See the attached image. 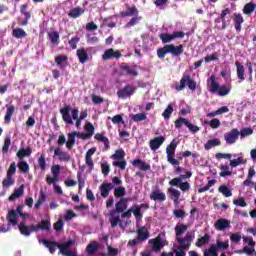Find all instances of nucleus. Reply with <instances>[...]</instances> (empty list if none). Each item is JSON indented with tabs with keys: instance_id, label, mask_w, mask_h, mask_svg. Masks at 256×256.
Masks as SVG:
<instances>
[{
	"instance_id": "obj_1",
	"label": "nucleus",
	"mask_w": 256,
	"mask_h": 256,
	"mask_svg": "<svg viewBox=\"0 0 256 256\" xmlns=\"http://www.w3.org/2000/svg\"><path fill=\"white\" fill-rule=\"evenodd\" d=\"M60 115L66 125H74L73 121H76V127L79 129L81 127V118H79V109L71 108V106H64L60 109Z\"/></svg>"
},
{
	"instance_id": "obj_2",
	"label": "nucleus",
	"mask_w": 256,
	"mask_h": 256,
	"mask_svg": "<svg viewBox=\"0 0 256 256\" xmlns=\"http://www.w3.org/2000/svg\"><path fill=\"white\" fill-rule=\"evenodd\" d=\"M169 53H171L173 57H179L180 55H183V45L180 44L175 46L173 44H166L163 47L157 49V57L159 59H165L166 55Z\"/></svg>"
},
{
	"instance_id": "obj_3",
	"label": "nucleus",
	"mask_w": 256,
	"mask_h": 256,
	"mask_svg": "<svg viewBox=\"0 0 256 256\" xmlns=\"http://www.w3.org/2000/svg\"><path fill=\"white\" fill-rule=\"evenodd\" d=\"M208 91L210 93H218L219 97H225V95H229V93H231V89L227 88V86H219V82H217L215 75L210 77Z\"/></svg>"
},
{
	"instance_id": "obj_4",
	"label": "nucleus",
	"mask_w": 256,
	"mask_h": 256,
	"mask_svg": "<svg viewBox=\"0 0 256 256\" xmlns=\"http://www.w3.org/2000/svg\"><path fill=\"white\" fill-rule=\"evenodd\" d=\"M185 87H188L190 91L197 90V82L191 78L189 74H183L182 78L180 79V84L175 86L177 91H183Z\"/></svg>"
},
{
	"instance_id": "obj_5",
	"label": "nucleus",
	"mask_w": 256,
	"mask_h": 256,
	"mask_svg": "<svg viewBox=\"0 0 256 256\" xmlns=\"http://www.w3.org/2000/svg\"><path fill=\"white\" fill-rule=\"evenodd\" d=\"M177 149V142L173 140L167 147H166V155H167V161L170 163V165H173L174 167L177 165H180L179 160L175 159V151Z\"/></svg>"
},
{
	"instance_id": "obj_6",
	"label": "nucleus",
	"mask_w": 256,
	"mask_h": 256,
	"mask_svg": "<svg viewBox=\"0 0 256 256\" xmlns=\"http://www.w3.org/2000/svg\"><path fill=\"white\" fill-rule=\"evenodd\" d=\"M175 241H177L179 245L178 251H187L193 243V235L191 233H187L184 237L175 238Z\"/></svg>"
},
{
	"instance_id": "obj_7",
	"label": "nucleus",
	"mask_w": 256,
	"mask_h": 256,
	"mask_svg": "<svg viewBox=\"0 0 256 256\" xmlns=\"http://www.w3.org/2000/svg\"><path fill=\"white\" fill-rule=\"evenodd\" d=\"M136 91H137V86L127 84L125 87L117 91V97L118 99H127V97H131L135 95Z\"/></svg>"
},
{
	"instance_id": "obj_8",
	"label": "nucleus",
	"mask_w": 256,
	"mask_h": 256,
	"mask_svg": "<svg viewBox=\"0 0 256 256\" xmlns=\"http://www.w3.org/2000/svg\"><path fill=\"white\" fill-rule=\"evenodd\" d=\"M121 57H123L121 51L109 48L104 51V54L102 55V61H111V59H121Z\"/></svg>"
},
{
	"instance_id": "obj_9",
	"label": "nucleus",
	"mask_w": 256,
	"mask_h": 256,
	"mask_svg": "<svg viewBox=\"0 0 256 256\" xmlns=\"http://www.w3.org/2000/svg\"><path fill=\"white\" fill-rule=\"evenodd\" d=\"M239 139V130L237 128L232 129L230 132L224 134V140L226 141L227 145H233L237 143Z\"/></svg>"
},
{
	"instance_id": "obj_10",
	"label": "nucleus",
	"mask_w": 256,
	"mask_h": 256,
	"mask_svg": "<svg viewBox=\"0 0 256 256\" xmlns=\"http://www.w3.org/2000/svg\"><path fill=\"white\" fill-rule=\"evenodd\" d=\"M42 243L44 246H46L49 253H51L52 255L53 253H55V251H57V248L59 249V251H61V245H63V243L49 241L47 239H42Z\"/></svg>"
},
{
	"instance_id": "obj_11",
	"label": "nucleus",
	"mask_w": 256,
	"mask_h": 256,
	"mask_svg": "<svg viewBox=\"0 0 256 256\" xmlns=\"http://www.w3.org/2000/svg\"><path fill=\"white\" fill-rule=\"evenodd\" d=\"M120 70L124 71L125 75H130L132 77H137L139 75L137 65L129 66L126 63H122L120 64Z\"/></svg>"
},
{
	"instance_id": "obj_12",
	"label": "nucleus",
	"mask_w": 256,
	"mask_h": 256,
	"mask_svg": "<svg viewBox=\"0 0 256 256\" xmlns=\"http://www.w3.org/2000/svg\"><path fill=\"white\" fill-rule=\"evenodd\" d=\"M54 157H58L60 161H63L64 163H69L71 161V155L69 153L61 150V148L56 147L54 149Z\"/></svg>"
},
{
	"instance_id": "obj_13",
	"label": "nucleus",
	"mask_w": 256,
	"mask_h": 256,
	"mask_svg": "<svg viewBox=\"0 0 256 256\" xmlns=\"http://www.w3.org/2000/svg\"><path fill=\"white\" fill-rule=\"evenodd\" d=\"M216 231H225L231 227V222L225 218H220L214 223Z\"/></svg>"
},
{
	"instance_id": "obj_14",
	"label": "nucleus",
	"mask_w": 256,
	"mask_h": 256,
	"mask_svg": "<svg viewBox=\"0 0 256 256\" xmlns=\"http://www.w3.org/2000/svg\"><path fill=\"white\" fill-rule=\"evenodd\" d=\"M150 199L151 201H159L160 203H163V201H167V196L160 189H156L150 193Z\"/></svg>"
},
{
	"instance_id": "obj_15",
	"label": "nucleus",
	"mask_w": 256,
	"mask_h": 256,
	"mask_svg": "<svg viewBox=\"0 0 256 256\" xmlns=\"http://www.w3.org/2000/svg\"><path fill=\"white\" fill-rule=\"evenodd\" d=\"M149 243H152V251H155L158 253V251H161L163 247H165V244L163 243V238L161 236H157L156 238L149 240Z\"/></svg>"
},
{
	"instance_id": "obj_16",
	"label": "nucleus",
	"mask_w": 256,
	"mask_h": 256,
	"mask_svg": "<svg viewBox=\"0 0 256 256\" xmlns=\"http://www.w3.org/2000/svg\"><path fill=\"white\" fill-rule=\"evenodd\" d=\"M131 164L141 171H151V165L141 159H134Z\"/></svg>"
},
{
	"instance_id": "obj_17",
	"label": "nucleus",
	"mask_w": 256,
	"mask_h": 256,
	"mask_svg": "<svg viewBox=\"0 0 256 256\" xmlns=\"http://www.w3.org/2000/svg\"><path fill=\"white\" fill-rule=\"evenodd\" d=\"M163 143H165V137H155L154 139L150 140L149 147L152 151H157V149H159Z\"/></svg>"
},
{
	"instance_id": "obj_18",
	"label": "nucleus",
	"mask_w": 256,
	"mask_h": 256,
	"mask_svg": "<svg viewBox=\"0 0 256 256\" xmlns=\"http://www.w3.org/2000/svg\"><path fill=\"white\" fill-rule=\"evenodd\" d=\"M128 203H129V198H120V200L115 204L116 213H123L127 211Z\"/></svg>"
},
{
	"instance_id": "obj_19",
	"label": "nucleus",
	"mask_w": 256,
	"mask_h": 256,
	"mask_svg": "<svg viewBox=\"0 0 256 256\" xmlns=\"http://www.w3.org/2000/svg\"><path fill=\"white\" fill-rule=\"evenodd\" d=\"M113 183H103L100 186V193H101V197H103V199H107V197H109V193L111 192V190H113Z\"/></svg>"
},
{
	"instance_id": "obj_20",
	"label": "nucleus",
	"mask_w": 256,
	"mask_h": 256,
	"mask_svg": "<svg viewBox=\"0 0 256 256\" xmlns=\"http://www.w3.org/2000/svg\"><path fill=\"white\" fill-rule=\"evenodd\" d=\"M187 229H189V226L183 224V223H177L174 231H175V239H179L183 237V233L187 232Z\"/></svg>"
},
{
	"instance_id": "obj_21",
	"label": "nucleus",
	"mask_w": 256,
	"mask_h": 256,
	"mask_svg": "<svg viewBox=\"0 0 256 256\" xmlns=\"http://www.w3.org/2000/svg\"><path fill=\"white\" fill-rule=\"evenodd\" d=\"M76 55L79 59V62L84 64L89 61V54L87 53V50L85 48L81 47L76 51Z\"/></svg>"
},
{
	"instance_id": "obj_22",
	"label": "nucleus",
	"mask_w": 256,
	"mask_h": 256,
	"mask_svg": "<svg viewBox=\"0 0 256 256\" xmlns=\"http://www.w3.org/2000/svg\"><path fill=\"white\" fill-rule=\"evenodd\" d=\"M6 219L9 225H13V227L19 225V220L17 219V212L15 210H10L6 215Z\"/></svg>"
},
{
	"instance_id": "obj_23",
	"label": "nucleus",
	"mask_w": 256,
	"mask_h": 256,
	"mask_svg": "<svg viewBox=\"0 0 256 256\" xmlns=\"http://www.w3.org/2000/svg\"><path fill=\"white\" fill-rule=\"evenodd\" d=\"M135 15H139V10L137 6L128 7L126 11L120 12V17H133Z\"/></svg>"
},
{
	"instance_id": "obj_24",
	"label": "nucleus",
	"mask_w": 256,
	"mask_h": 256,
	"mask_svg": "<svg viewBox=\"0 0 256 256\" xmlns=\"http://www.w3.org/2000/svg\"><path fill=\"white\" fill-rule=\"evenodd\" d=\"M94 139H96V141H100V143H103L104 144V149L106 151L111 148L109 138H107L105 135H103L101 133H96L95 136H94Z\"/></svg>"
},
{
	"instance_id": "obj_25",
	"label": "nucleus",
	"mask_w": 256,
	"mask_h": 256,
	"mask_svg": "<svg viewBox=\"0 0 256 256\" xmlns=\"http://www.w3.org/2000/svg\"><path fill=\"white\" fill-rule=\"evenodd\" d=\"M25 193V186L21 185L19 188H15L14 192L9 196L8 201H15L19 199Z\"/></svg>"
},
{
	"instance_id": "obj_26",
	"label": "nucleus",
	"mask_w": 256,
	"mask_h": 256,
	"mask_svg": "<svg viewBox=\"0 0 256 256\" xmlns=\"http://www.w3.org/2000/svg\"><path fill=\"white\" fill-rule=\"evenodd\" d=\"M18 229H19L21 235H23L24 237H31V230H30V227L27 226L26 221L20 222L18 225Z\"/></svg>"
},
{
	"instance_id": "obj_27",
	"label": "nucleus",
	"mask_w": 256,
	"mask_h": 256,
	"mask_svg": "<svg viewBox=\"0 0 256 256\" xmlns=\"http://www.w3.org/2000/svg\"><path fill=\"white\" fill-rule=\"evenodd\" d=\"M138 239L143 243V241H147L149 237H151V234L149 233V230H147L146 227H141L137 230Z\"/></svg>"
},
{
	"instance_id": "obj_28",
	"label": "nucleus",
	"mask_w": 256,
	"mask_h": 256,
	"mask_svg": "<svg viewBox=\"0 0 256 256\" xmlns=\"http://www.w3.org/2000/svg\"><path fill=\"white\" fill-rule=\"evenodd\" d=\"M6 114L4 116V121L6 125H9L11 123V118L13 117V113H15V106L13 105H6Z\"/></svg>"
},
{
	"instance_id": "obj_29",
	"label": "nucleus",
	"mask_w": 256,
	"mask_h": 256,
	"mask_svg": "<svg viewBox=\"0 0 256 256\" xmlns=\"http://www.w3.org/2000/svg\"><path fill=\"white\" fill-rule=\"evenodd\" d=\"M245 23V19L243 18V16L241 14H234V27L236 29V31L239 33L241 32V24Z\"/></svg>"
},
{
	"instance_id": "obj_30",
	"label": "nucleus",
	"mask_w": 256,
	"mask_h": 256,
	"mask_svg": "<svg viewBox=\"0 0 256 256\" xmlns=\"http://www.w3.org/2000/svg\"><path fill=\"white\" fill-rule=\"evenodd\" d=\"M168 193L175 205H179V197H181V192L175 188H169Z\"/></svg>"
},
{
	"instance_id": "obj_31",
	"label": "nucleus",
	"mask_w": 256,
	"mask_h": 256,
	"mask_svg": "<svg viewBox=\"0 0 256 256\" xmlns=\"http://www.w3.org/2000/svg\"><path fill=\"white\" fill-rule=\"evenodd\" d=\"M219 145H221V140L219 138H215V139H212V140H208L204 144V149L206 151H209V149H213V147H219Z\"/></svg>"
},
{
	"instance_id": "obj_32",
	"label": "nucleus",
	"mask_w": 256,
	"mask_h": 256,
	"mask_svg": "<svg viewBox=\"0 0 256 256\" xmlns=\"http://www.w3.org/2000/svg\"><path fill=\"white\" fill-rule=\"evenodd\" d=\"M97 251H99V243H97L95 241L91 242L86 247L87 255H95V253H97Z\"/></svg>"
},
{
	"instance_id": "obj_33",
	"label": "nucleus",
	"mask_w": 256,
	"mask_h": 256,
	"mask_svg": "<svg viewBox=\"0 0 256 256\" xmlns=\"http://www.w3.org/2000/svg\"><path fill=\"white\" fill-rule=\"evenodd\" d=\"M85 13V10L81 7L73 8L69 11L68 16L72 19H77V17H81Z\"/></svg>"
},
{
	"instance_id": "obj_34",
	"label": "nucleus",
	"mask_w": 256,
	"mask_h": 256,
	"mask_svg": "<svg viewBox=\"0 0 256 256\" xmlns=\"http://www.w3.org/2000/svg\"><path fill=\"white\" fill-rule=\"evenodd\" d=\"M235 65L238 79H240V81H245V66L239 62H236Z\"/></svg>"
},
{
	"instance_id": "obj_35",
	"label": "nucleus",
	"mask_w": 256,
	"mask_h": 256,
	"mask_svg": "<svg viewBox=\"0 0 256 256\" xmlns=\"http://www.w3.org/2000/svg\"><path fill=\"white\" fill-rule=\"evenodd\" d=\"M75 137H77V132H72L68 134V140L66 142V148L71 151L75 145Z\"/></svg>"
},
{
	"instance_id": "obj_36",
	"label": "nucleus",
	"mask_w": 256,
	"mask_h": 256,
	"mask_svg": "<svg viewBox=\"0 0 256 256\" xmlns=\"http://www.w3.org/2000/svg\"><path fill=\"white\" fill-rule=\"evenodd\" d=\"M218 192L224 197H233V191L227 185H221L218 187Z\"/></svg>"
},
{
	"instance_id": "obj_37",
	"label": "nucleus",
	"mask_w": 256,
	"mask_h": 256,
	"mask_svg": "<svg viewBox=\"0 0 256 256\" xmlns=\"http://www.w3.org/2000/svg\"><path fill=\"white\" fill-rule=\"evenodd\" d=\"M127 195V190L123 186H119L114 189V197L116 199H123L122 197H125Z\"/></svg>"
},
{
	"instance_id": "obj_38",
	"label": "nucleus",
	"mask_w": 256,
	"mask_h": 256,
	"mask_svg": "<svg viewBox=\"0 0 256 256\" xmlns=\"http://www.w3.org/2000/svg\"><path fill=\"white\" fill-rule=\"evenodd\" d=\"M159 39L163 43V45H167V43H171V41L174 40L173 34H169V33L159 34Z\"/></svg>"
},
{
	"instance_id": "obj_39",
	"label": "nucleus",
	"mask_w": 256,
	"mask_h": 256,
	"mask_svg": "<svg viewBox=\"0 0 256 256\" xmlns=\"http://www.w3.org/2000/svg\"><path fill=\"white\" fill-rule=\"evenodd\" d=\"M255 174H256L255 169L250 168L248 171L247 179L243 181V185L245 187H249L250 185H253V182L251 181V179H253V177H255Z\"/></svg>"
},
{
	"instance_id": "obj_40",
	"label": "nucleus",
	"mask_w": 256,
	"mask_h": 256,
	"mask_svg": "<svg viewBox=\"0 0 256 256\" xmlns=\"http://www.w3.org/2000/svg\"><path fill=\"white\" fill-rule=\"evenodd\" d=\"M39 231H50L51 230V221L44 219L38 223Z\"/></svg>"
},
{
	"instance_id": "obj_41",
	"label": "nucleus",
	"mask_w": 256,
	"mask_h": 256,
	"mask_svg": "<svg viewBox=\"0 0 256 256\" xmlns=\"http://www.w3.org/2000/svg\"><path fill=\"white\" fill-rule=\"evenodd\" d=\"M141 19H143V17L139 16V14L134 15V17H132L130 21L125 24L126 29H129V27H135V25H138Z\"/></svg>"
},
{
	"instance_id": "obj_42",
	"label": "nucleus",
	"mask_w": 256,
	"mask_h": 256,
	"mask_svg": "<svg viewBox=\"0 0 256 256\" xmlns=\"http://www.w3.org/2000/svg\"><path fill=\"white\" fill-rule=\"evenodd\" d=\"M48 38L50 39L52 45H59V32L53 31V32H48Z\"/></svg>"
},
{
	"instance_id": "obj_43",
	"label": "nucleus",
	"mask_w": 256,
	"mask_h": 256,
	"mask_svg": "<svg viewBox=\"0 0 256 256\" xmlns=\"http://www.w3.org/2000/svg\"><path fill=\"white\" fill-rule=\"evenodd\" d=\"M111 159H114L115 161H123V159H125V150H116L115 153L111 155Z\"/></svg>"
},
{
	"instance_id": "obj_44",
	"label": "nucleus",
	"mask_w": 256,
	"mask_h": 256,
	"mask_svg": "<svg viewBox=\"0 0 256 256\" xmlns=\"http://www.w3.org/2000/svg\"><path fill=\"white\" fill-rule=\"evenodd\" d=\"M255 9H256V4L253 2H249L244 5L243 13H244V15H251V13H253V11H255Z\"/></svg>"
},
{
	"instance_id": "obj_45",
	"label": "nucleus",
	"mask_w": 256,
	"mask_h": 256,
	"mask_svg": "<svg viewBox=\"0 0 256 256\" xmlns=\"http://www.w3.org/2000/svg\"><path fill=\"white\" fill-rule=\"evenodd\" d=\"M227 15H231V9H229V8H225L220 13L219 17L222 19V29L227 28V22L225 21V17H227Z\"/></svg>"
},
{
	"instance_id": "obj_46",
	"label": "nucleus",
	"mask_w": 256,
	"mask_h": 256,
	"mask_svg": "<svg viewBox=\"0 0 256 256\" xmlns=\"http://www.w3.org/2000/svg\"><path fill=\"white\" fill-rule=\"evenodd\" d=\"M211 241V236L209 234H205L203 237L198 238L196 242V247H202L203 245H207Z\"/></svg>"
},
{
	"instance_id": "obj_47",
	"label": "nucleus",
	"mask_w": 256,
	"mask_h": 256,
	"mask_svg": "<svg viewBox=\"0 0 256 256\" xmlns=\"http://www.w3.org/2000/svg\"><path fill=\"white\" fill-rule=\"evenodd\" d=\"M204 125H209L211 129H219V127H221V121L217 118H214L211 121L205 120Z\"/></svg>"
},
{
	"instance_id": "obj_48",
	"label": "nucleus",
	"mask_w": 256,
	"mask_h": 256,
	"mask_svg": "<svg viewBox=\"0 0 256 256\" xmlns=\"http://www.w3.org/2000/svg\"><path fill=\"white\" fill-rule=\"evenodd\" d=\"M12 35L16 39H23V37H27V32L21 28H16L12 31Z\"/></svg>"
},
{
	"instance_id": "obj_49",
	"label": "nucleus",
	"mask_w": 256,
	"mask_h": 256,
	"mask_svg": "<svg viewBox=\"0 0 256 256\" xmlns=\"http://www.w3.org/2000/svg\"><path fill=\"white\" fill-rule=\"evenodd\" d=\"M67 61H69V57L65 54H61L55 58L56 65H59L60 67H63V64L67 63Z\"/></svg>"
},
{
	"instance_id": "obj_50",
	"label": "nucleus",
	"mask_w": 256,
	"mask_h": 256,
	"mask_svg": "<svg viewBox=\"0 0 256 256\" xmlns=\"http://www.w3.org/2000/svg\"><path fill=\"white\" fill-rule=\"evenodd\" d=\"M132 213H133L135 219H137V221L143 219V212H141V207H139V205L133 206Z\"/></svg>"
},
{
	"instance_id": "obj_51",
	"label": "nucleus",
	"mask_w": 256,
	"mask_h": 256,
	"mask_svg": "<svg viewBox=\"0 0 256 256\" xmlns=\"http://www.w3.org/2000/svg\"><path fill=\"white\" fill-rule=\"evenodd\" d=\"M12 185H15V179H13V176H7L6 175V178H4L3 181H2V186L4 188H9Z\"/></svg>"
},
{
	"instance_id": "obj_52",
	"label": "nucleus",
	"mask_w": 256,
	"mask_h": 256,
	"mask_svg": "<svg viewBox=\"0 0 256 256\" xmlns=\"http://www.w3.org/2000/svg\"><path fill=\"white\" fill-rule=\"evenodd\" d=\"M84 131H86V134L90 137H93V135H95V126H93L91 122H87L84 126Z\"/></svg>"
},
{
	"instance_id": "obj_53",
	"label": "nucleus",
	"mask_w": 256,
	"mask_h": 256,
	"mask_svg": "<svg viewBox=\"0 0 256 256\" xmlns=\"http://www.w3.org/2000/svg\"><path fill=\"white\" fill-rule=\"evenodd\" d=\"M132 121H134V123H139L141 121H145V119H147V114L145 113H138V114H133L131 116Z\"/></svg>"
},
{
	"instance_id": "obj_54",
	"label": "nucleus",
	"mask_w": 256,
	"mask_h": 256,
	"mask_svg": "<svg viewBox=\"0 0 256 256\" xmlns=\"http://www.w3.org/2000/svg\"><path fill=\"white\" fill-rule=\"evenodd\" d=\"M245 163H247V160L243 159V157H238L237 159L230 161V167H239V165H245Z\"/></svg>"
},
{
	"instance_id": "obj_55",
	"label": "nucleus",
	"mask_w": 256,
	"mask_h": 256,
	"mask_svg": "<svg viewBox=\"0 0 256 256\" xmlns=\"http://www.w3.org/2000/svg\"><path fill=\"white\" fill-rule=\"evenodd\" d=\"M173 105L169 104L166 109L164 110V112L162 113V117L164 119H171V115H173Z\"/></svg>"
},
{
	"instance_id": "obj_56",
	"label": "nucleus",
	"mask_w": 256,
	"mask_h": 256,
	"mask_svg": "<svg viewBox=\"0 0 256 256\" xmlns=\"http://www.w3.org/2000/svg\"><path fill=\"white\" fill-rule=\"evenodd\" d=\"M204 256H219V253H217V246L211 245L209 249L204 251Z\"/></svg>"
},
{
	"instance_id": "obj_57",
	"label": "nucleus",
	"mask_w": 256,
	"mask_h": 256,
	"mask_svg": "<svg viewBox=\"0 0 256 256\" xmlns=\"http://www.w3.org/2000/svg\"><path fill=\"white\" fill-rule=\"evenodd\" d=\"M21 173H29V164L25 161H20L17 164Z\"/></svg>"
},
{
	"instance_id": "obj_58",
	"label": "nucleus",
	"mask_w": 256,
	"mask_h": 256,
	"mask_svg": "<svg viewBox=\"0 0 256 256\" xmlns=\"http://www.w3.org/2000/svg\"><path fill=\"white\" fill-rule=\"evenodd\" d=\"M9 147H11V137L7 136L4 140V144L2 147V153H4V154L9 153Z\"/></svg>"
},
{
	"instance_id": "obj_59",
	"label": "nucleus",
	"mask_w": 256,
	"mask_h": 256,
	"mask_svg": "<svg viewBox=\"0 0 256 256\" xmlns=\"http://www.w3.org/2000/svg\"><path fill=\"white\" fill-rule=\"evenodd\" d=\"M188 122H189V120H187L186 118L180 117L174 123H175L176 129H181L183 127V125H185L187 127Z\"/></svg>"
},
{
	"instance_id": "obj_60",
	"label": "nucleus",
	"mask_w": 256,
	"mask_h": 256,
	"mask_svg": "<svg viewBox=\"0 0 256 256\" xmlns=\"http://www.w3.org/2000/svg\"><path fill=\"white\" fill-rule=\"evenodd\" d=\"M108 253L102 254L101 256H117L119 255V249L111 247V245H107Z\"/></svg>"
},
{
	"instance_id": "obj_61",
	"label": "nucleus",
	"mask_w": 256,
	"mask_h": 256,
	"mask_svg": "<svg viewBox=\"0 0 256 256\" xmlns=\"http://www.w3.org/2000/svg\"><path fill=\"white\" fill-rule=\"evenodd\" d=\"M38 165L41 171H45L47 169V160H45V155H41L38 159Z\"/></svg>"
},
{
	"instance_id": "obj_62",
	"label": "nucleus",
	"mask_w": 256,
	"mask_h": 256,
	"mask_svg": "<svg viewBox=\"0 0 256 256\" xmlns=\"http://www.w3.org/2000/svg\"><path fill=\"white\" fill-rule=\"evenodd\" d=\"M239 135H241V137H249V135H253V128L251 127L243 128L239 132Z\"/></svg>"
},
{
	"instance_id": "obj_63",
	"label": "nucleus",
	"mask_w": 256,
	"mask_h": 256,
	"mask_svg": "<svg viewBox=\"0 0 256 256\" xmlns=\"http://www.w3.org/2000/svg\"><path fill=\"white\" fill-rule=\"evenodd\" d=\"M63 225H65L63 218H59L58 221L54 223L53 227L56 231H63Z\"/></svg>"
},
{
	"instance_id": "obj_64",
	"label": "nucleus",
	"mask_w": 256,
	"mask_h": 256,
	"mask_svg": "<svg viewBox=\"0 0 256 256\" xmlns=\"http://www.w3.org/2000/svg\"><path fill=\"white\" fill-rule=\"evenodd\" d=\"M79 41L80 38L75 36L68 41V44L70 45L71 49H77V43H79Z\"/></svg>"
}]
</instances>
